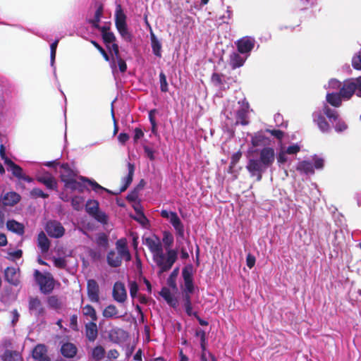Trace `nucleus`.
Returning a JSON list of instances; mask_svg holds the SVG:
<instances>
[{
  "instance_id": "f257e3e1",
  "label": "nucleus",
  "mask_w": 361,
  "mask_h": 361,
  "mask_svg": "<svg viewBox=\"0 0 361 361\" xmlns=\"http://www.w3.org/2000/svg\"><path fill=\"white\" fill-rule=\"evenodd\" d=\"M275 160V151L272 147L261 149L257 156L250 155L245 166L250 176L256 177L257 181L262 178V174L272 166Z\"/></svg>"
},
{
  "instance_id": "f03ea898",
  "label": "nucleus",
  "mask_w": 361,
  "mask_h": 361,
  "mask_svg": "<svg viewBox=\"0 0 361 361\" xmlns=\"http://www.w3.org/2000/svg\"><path fill=\"white\" fill-rule=\"evenodd\" d=\"M249 108V103L245 99L238 102L237 105L234 102H228L224 109V114L226 118V124L227 126L247 125Z\"/></svg>"
},
{
  "instance_id": "7ed1b4c3",
  "label": "nucleus",
  "mask_w": 361,
  "mask_h": 361,
  "mask_svg": "<svg viewBox=\"0 0 361 361\" xmlns=\"http://www.w3.org/2000/svg\"><path fill=\"white\" fill-rule=\"evenodd\" d=\"M115 26L122 39L128 42H130L133 35L129 31L127 24V16L125 14L121 4H117L114 13Z\"/></svg>"
},
{
  "instance_id": "20e7f679",
  "label": "nucleus",
  "mask_w": 361,
  "mask_h": 361,
  "mask_svg": "<svg viewBox=\"0 0 361 361\" xmlns=\"http://www.w3.org/2000/svg\"><path fill=\"white\" fill-rule=\"evenodd\" d=\"M177 259V252L174 250L169 249L164 254V251L153 258L154 262L159 268V273L169 270Z\"/></svg>"
},
{
  "instance_id": "39448f33",
  "label": "nucleus",
  "mask_w": 361,
  "mask_h": 361,
  "mask_svg": "<svg viewBox=\"0 0 361 361\" xmlns=\"http://www.w3.org/2000/svg\"><path fill=\"white\" fill-rule=\"evenodd\" d=\"M162 218L167 219L173 226L178 238L183 239L185 237V227L181 219L176 212L162 209L160 212Z\"/></svg>"
},
{
  "instance_id": "423d86ee",
  "label": "nucleus",
  "mask_w": 361,
  "mask_h": 361,
  "mask_svg": "<svg viewBox=\"0 0 361 361\" xmlns=\"http://www.w3.org/2000/svg\"><path fill=\"white\" fill-rule=\"evenodd\" d=\"M301 149V145L299 143H293L289 146L281 143L279 145V150L276 155L279 164H283L289 161L288 156H294L297 154Z\"/></svg>"
},
{
  "instance_id": "0eeeda50",
  "label": "nucleus",
  "mask_w": 361,
  "mask_h": 361,
  "mask_svg": "<svg viewBox=\"0 0 361 361\" xmlns=\"http://www.w3.org/2000/svg\"><path fill=\"white\" fill-rule=\"evenodd\" d=\"M35 276L42 293L48 294L53 290L54 280L50 274H43L39 271L35 270Z\"/></svg>"
},
{
  "instance_id": "6e6552de",
  "label": "nucleus",
  "mask_w": 361,
  "mask_h": 361,
  "mask_svg": "<svg viewBox=\"0 0 361 361\" xmlns=\"http://www.w3.org/2000/svg\"><path fill=\"white\" fill-rule=\"evenodd\" d=\"M251 138V145L252 148L249 149L248 153H255L258 152L257 150L254 149L253 148L257 147H269L270 145V139L269 137L266 135L265 130H259L253 134H249Z\"/></svg>"
},
{
  "instance_id": "1a4fd4ad",
  "label": "nucleus",
  "mask_w": 361,
  "mask_h": 361,
  "mask_svg": "<svg viewBox=\"0 0 361 361\" xmlns=\"http://www.w3.org/2000/svg\"><path fill=\"white\" fill-rule=\"evenodd\" d=\"M323 111L330 122L334 125V128L336 132H343L347 129L348 126L346 123L338 118L336 110L331 109L328 105L324 104Z\"/></svg>"
},
{
  "instance_id": "9d476101",
  "label": "nucleus",
  "mask_w": 361,
  "mask_h": 361,
  "mask_svg": "<svg viewBox=\"0 0 361 361\" xmlns=\"http://www.w3.org/2000/svg\"><path fill=\"white\" fill-rule=\"evenodd\" d=\"M109 51L112 56V60L110 63L113 72L116 69V63L118 66L119 71L124 73L127 69L126 61L121 57L119 54V49L117 44H113L111 48L109 47Z\"/></svg>"
},
{
  "instance_id": "9b49d317",
  "label": "nucleus",
  "mask_w": 361,
  "mask_h": 361,
  "mask_svg": "<svg viewBox=\"0 0 361 361\" xmlns=\"http://www.w3.org/2000/svg\"><path fill=\"white\" fill-rule=\"evenodd\" d=\"M255 44V38L249 36L243 37L236 42L237 51L248 58Z\"/></svg>"
},
{
  "instance_id": "f8f14e48",
  "label": "nucleus",
  "mask_w": 361,
  "mask_h": 361,
  "mask_svg": "<svg viewBox=\"0 0 361 361\" xmlns=\"http://www.w3.org/2000/svg\"><path fill=\"white\" fill-rule=\"evenodd\" d=\"M45 231L47 234L54 238H60L65 233V228L62 224L57 221H49L45 226Z\"/></svg>"
},
{
  "instance_id": "ddd939ff",
  "label": "nucleus",
  "mask_w": 361,
  "mask_h": 361,
  "mask_svg": "<svg viewBox=\"0 0 361 361\" xmlns=\"http://www.w3.org/2000/svg\"><path fill=\"white\" fill-rule=\"evenodd\" d=\"M28 310L31 315L36 318L42 317L45 313V310L42 305L41 300L35 297H30L28 300Z\"/></svg>"
},
{
  "instance_id": "4468645a",
  "label": "nucleus",
  "mask_w": 361,
  "mask_h": 361,
  "mask_svg": "<svg viewBox=\"0 0 361 361\" xmlns=\"http://www.w3.org/2000/svg\"><path fill=\"white\" fill-rule=\"evenodd\" d=\"M112 296L114 300L119 303H123L127 299V292L124 284L122 282L117 281L114 283L112 292Z\"/></svg>"
},
{
  "instance_id": "2eb2a0df",
  "label": "nucleus",
  "mask_w": 361,
  "mask_h": 361,
  "mask_svg": "<svg viewBox=\"0 0 361 361\" xmlns=\"http://www.w3.org/2000/svg\"><path fill=\"white\" fill-rule=\"evenodd\" d=\"M36 180L46 186L47 189L55 190L57 188V182L54 177L49 172H44L36 176Z\"/></svg>"
},
{
  "instance_id": "dca6fc26",
  "label": "nucleus",
  "mask_w": 361,
  "mask_h": 361,
  "mask_svg": "<svg viewBox=\"0 0 361 361\" xmlns=\"http://www.w3.org/2000/svg\"><path fill=\"white\" fill-rule=\"evenodd\" d=\"M145 245L152 254V257H158L163 252V247L159 239L157 237L147 238Z\"/></svg>"
},
{
  "instance_id": "f3484780",
  "label": "nucleus",
  "mask_w": 361,
  "mask_h": 361,
  "mask_svg": "<svg viewBox=\"0 0 361 361\" xmlns=\"http://www.w3.org/2000/svg\"><path fill=\"white\" fill-rule=\"evenodd\" d=\"M197 336L200 338V347L202 349L201 361H216L212 355L206 350V334L204 331H200L196 333Z\"/></svg>"
},
{
  "instance_id": "a211bd4d",
  "label": "nucleus",
  "mask_w": 361,
  "mask_h": 361,
  "mask_svg": "<svg viewBox=\"0 0 361 361\" xmlns=\"http://www.w3.org/2000/svg\"><path fill=\"white\" fill-rule=\"evenodd\" d=\"M34 361H50L47 355V348L44 344H37L32 351Z\"/></svg>"
},
{
  "instance_id": "6ab92c4d",
  "label": "nucleus",
  "mask_w": 361,
  "mask_h": 361,
  "mask_svg": "<svg viewBox=\"0 0 361 361\" xmlns=\"http://www.w3.org/2000/svg\"><path fill=\"white\" fill-rule=\"evenodd\" d=\"M247 59L246 56L243 55L238 51H233L229 56L228 64L234 70L243 66Z\"/></svg>"
},
{
  "instance_id": "aec40b11",
  "label": "nucleus",
  "mask_w": 361,
  "mask_h": 361,
  "mask_svg": "<svg viewBox=\"0 0 361 361\" xmlns=\"http://www.w3.org/2000/svg\"><path fill=\"white\" fill-rule=\"evenodd\" d=\"M87 295L90 300L92 302H98L99 301V286L97 281L94 279H90L87 281Z\"/></svg>"
},
{
  "instance_id": "412c9836",
  "label": "nucleus",
  "mask_w": 361,
  "mask_h": 361,
  "mask_svg": "<svg viewBox=\"0 0 361 361\" xmlns=\"http://www.w3.org/2000/svg\"><path fill=\"white\" fill-rule=\"evenodd\" d=\"M355 92V85L352 79L347 80L343 82L340 90V94L343 99H348Z\"/></svg>"
},
{
  "instance_id": "4be33fe9",
  "label": "nucleus",
  "mask_w": 361,
  "mask_h": 361,
  "mask_svg": "<svg viewBox=\"0 0 361 361\" xmlns=\"http://www.w3.org/2000/svg\"><path fill=\"white\" fill-rule=\"evenodd\" d=\"M118 254L126 262L131 259V255L127 247V241L126 238H121L116 243Z\"/></svg>"
},
{
  "instance_id": "5701e85b",
  "label": "nucleus",
  "mask_w": 361,
  "mask_h": 361,
  "mask_svg": "<svg viewBox=\"0 0 361 361\" xmlns=\"http://www.w3.org/2000/svg\"><path fill=\"white\" fill-rule=\"evenodd\" d=\"M313 120L322 132L327 133L330 130V126L321 111H315L313 114Z\"/></svg>"
},
{
  "instance_id": "b1692460",
  "label": "nucleus",
  "mask_w": 361,
  "mask_h": 361,
  "mask_svg": "<svg viewBox=\"0 0 361 361\" xmlns=\"http://www.w3.org/2000/svg\"><path fill=\"white\" fill-rule=\"evenodd\" d=\"M160 295L164 299V300L169 306L173 307L174 309L178 307V301L169 288L166 287L162 288L160 291Z\"/></svg>"
},
{
  "instance_id": "393cba45",
  "label": "nucleus",
  "mask_w": 361,
  "mask_h": 361,
  "mask_svg": "<svg viewBox=\"0 0 361 361\" xmlns=\"http://www.w3.org/2000/svg\"><path fill=\"white\" fill-rule=\"evenodd\" d=\"M19 271L18 268L8 267L5 270V279L11 284L17 286L19 283Z\"/></svg>"
},
{
  "instance_id": "a878e982",
  "label": "nucleus",
  "mask_w": 361,
  "mask_h": 361,
  "mask_svg": "<svg viewBox=\"0 0 361 361\" xmlns=\"http://www.w3.org/2000/svg\"><path fill=\"white\" fill-rule=\"evenodd\" d=\"M128 175L122 178V185L119 190L120 192H124L133 181V177L135 171V166L133 164L130 162L128 163Z\"/></svg>"
},
{
  "instance_id": "bb28decb",
  "label": "nucleus",
  "mask_w": 361,
  "mask_h": 361,
  "mask_svg": "<svg viewBox=\"0 0 361 361\" xmlns=\"http://www.w3.org/2000/svg\"><path fill=\"white\" fill-rule=\"evenodd\" d=\"M20 200V196L16 192H6L1 199V202L6 206H13Z\"/></svg>"
},
{
  "instance_id": "cd10ccee",
  "label": "nucleus",
  "mask_w": 361,
  "mask_h": 361,
  "mask_svg": "<svg viewBox=\"0 0 361 361\" xmlns=\"http://www.w3.org/2000/svg\"><path fill=\"white\" fill-rule=\"evenodd\" d=\"M101 32L103 40L106 44L107 48L109 49V47L111 48V45L115 44L114 42L116 40V37L114 34L109 31V29L106 26L101 27Z\"/></svg>"
},
{
  "instance_id": "c85d7f7f",
  "label": "nucleus",
  "mask_w": 361,
  "mask_h": 361,
  "mask_svg": "<svg viewBox=\"0 0 361 361\" xmlns=\"http://www.w3.org/2000/svg\"><path fill=\"white\" fill-rule=\"evenodd\" d=\"M105 354V350L102 346H96L92 350L91 360L92 361H110L106 357Z\"/></svg>"
},
{
  "instance_id": "c756f323",
  "label": "nucleus",
  "mask_w": 361,
  "mask_h": 361,
  "mask_svg": "<svg viewBox=\"0 0 361 361\" xmlns=\"http://www.w3.org/2000/svg\"><path fill=\"white\" fill-rule=\"evenodd\" d=\"M102 314L106 319L121 318L123 314H120L117 307L114 305H109L103 310Z\"/></svg>"
},
{
  "instance_id": "7c9ffc66",
  "label": "nucleus",
  "mask_w": 361,
  "mask_h": 361,
  "mask_svg": "<svg viewBox=\"0 0 361 361\" xmlns=\"http://www.w3.org/2000/svg\"><path fill=\"white\" fill-rule=\"evenodd\" d=\"M61 353L66 357H73L76 355L77 348L74 344L66 343L62 345Z\"/></svg>"
},
{
  "instance_id": "2f4dec72",
  "label": "nucleus",
  "mask_w": 361,
  "mask_h": 361,
  "mask_svg": "<svg viewBox=\"0 0 361 361\" xmlns=\"http://www.w3.org/2000/svg\"><path fill=\"white\" fill-rule=\"evenodd\" d=\"M86 336L90 341H94L97 337V327L95 322H90L85 325Z\"/></svg>"
},
{
  "instance_id": "473e14b6",
  "label": "nucleus",
  "mask_w": 361,
  "mask_h": 361,
  "mask_svg": "<svg viewBox=\"0 0 361 361\" xmlns=\"http://www.w3.org/2000/svg\"><path fill=\"white\" fill-rule=\"evenodd\" d=\"M6 165L8 166V170L11 171L14 176H16L18 179H20L22 178L24 173L23 169L20 166L16 164L11 160H6Z\"/></svg>"
},
{
  "instance_id": "72a5a7b5",
  "label": "nucleus",
  "mask_w": 361,
  "mask_h": 361,
  "mask_svg": "<svg viewBox=\"0 0 361 361\" xmlns=\"http://www.w3.org/2000/svg\"><path fill=\"white\" fill-rule=\"evenodd\" d=\"M107 262L112 267H118L121 264L123 258L115 252L114 250H111L107 254Z\"/></svg>"
},
{
  "instance_id": "f704fd0d",
  "label": "nucleus",
  "mask_w": 361,
  "mask_h": 361,
  "mask_svg": "<svg viewBox=\"0 0 361 361\" xmlns=\"http://www.w3.org/2000/svg\"><path fill=\"white\" fill-rule=\"evenodd\" d=\"M297 170L302 173L312 174L314 173V166L310 161H300L296 167Z\"/></svg>"
},
{
  "instance_id": "c9c22d12",
  "label": "nucleus",
  "mask_w": 361,
  "mask_h": 361,
  "mask_svg": "<svg viewBox=\"0 0 361 361\" xmlns=\"http://www.w3.org/2000/svg\"><path fill=\"white\" fill-rule=\"evenodd\" d=\"M37 243L42 252H47L49 250L50 242L43 231L40 232L38 235Z\"/></svg>"
},
{
  "instance_id": "e433bc0d",
  "label": "nucleus",
  "mask_w": 361,
  "mask_h": 361,
  "mask_svg": "<svg viewBox=\"0 0 361 361\" xmlns=\"http://www.w3.org/2000/svg\"><path fill=\"white\" fill-rule=\"evenodd\" d=\"M151 46L153 54L157 57H161V44L155 35L151 32Z\"/></svg>"
},
{
  "instance_id": "4c0bfd02",
  "label": "nucleus",
  "mask_w": 361,
  "mask_h": 361,
  "mask_svg": "<svg viewBox=\"0 0 361 361\" xmlns=\"http://www.w3.org/2000/svg\"><path fill=\"white\" fill-rule=\"evenodd\" d=\"M61 180L64 183V186L66 188H69L72 190H79L81 187L80 183L73 177H65L63 175L61 176Z\"/></svg>"
},
{
  "instance_id": "58836bf2",
  "label": "nucleus",
  "mask_w": 361,
  "mask_h": 361,
  "mask_svg": "<svg viewBox=\"0 0 361 361\" xmlns=\"http://www.w3.org/2000/svg\"><path fill=\"white\" fill-rule=\"evenodd\" d=\"M6 226L8 229L13 233L20 235L24 233V226L22 224L17 222L15 220H9L7 221Z\"/></svg>"
},
{
  "instance_id": "ea45409f",
  "label": "nucleus",
  "mask_w": 361,
  "mask_h": 361,
  "mask_svg": "<svg viewBox=\"0 0 361 361\" xmlns=\"http://www.w3.org/2000/svg\"><path fill=\"white\" fill-rule=\"evenodd\" d=\"M3 361H20L21 357L20 354L16 351L6 350L1 355Z\"/></svg>"
},
{
  "instance_id": "a19ab883",
  "label": "nucleus",
  "mask_w": 361,
  "mask_h": 361,
  "mask_svg": "<svg viewBox=\"0 0 361 361\" xmlns=\"http://www.w3.org/2000/svg\"><path fill=\"white\" fill-rule=\"evenodd\" d=\"M341 95L339 93H328L326 101L334 106L338 107L341 104Z\"/></svg>"
},
{
  "instance_id": "79ce46f5",
  "label": "nucleus",
  "mask_w": 361,
  "mask_h": 361,
  "mask_svg": "<svg viewBox=\"0 0 361 361\" xmlns=\"http://www.w3.org/2000/svg\"><path fill=\"white\" fill-rule=\"evenodd\" d=\"M82 311L83 315L90 319L91 322H96L97 320L96 311L92 306L87 305L82 307Z\"/></svg>"
},
{
  "instance_id": "37998d69",
  "label": "nucleus",
  "mask_w": 361,
  "mask_h": 361,
  "mask_svg": "<svg viewBox=\"0 0 361 361\" xmlns=\"http://www.w3.org/2000/svg\"><path fill=\"white\" fill-rule=\"evenodd\" d=\"M135 211L136 212V216L134 217V219L139 222L142 226H146L149 224V220L142 212L140 207H135Z\"/></svg>"
},
{
  "instance_id": "c03bdc74",
  "label": "nucleus",
  "mask_w": 361,
  "mask_h": 361,
  "mask_svg": "<svg viewBox=\"0 0 361 361\" xmlns=\"http://www.w3.org/2000/svg\"><path fill=\"white\" fill-rule=\"evenodd\" d=\"M59 39H56L54 42H52L50 45V64L51 66L54 68V73L56 75V67L54 66L56 48L58 46Z\"/></svg>"
},
{
  "instance_id": "a18cd8bd",
  "label": "nucleus",
  "mask_w": 361,
  "mask_h": 361,
  "mask_svg": "<svg viewBox=\"0 0 361 361\" xmlns=\"http://www.w3.org/2000/svg\"><path fill=\"white\" fill-rule=\"evenodd\" d=\"M99 210V202L96 200H88L86 204V211L93 216Z\"/></svg>"
},
{
  "instance_id": "49530a36",
  "label": "nucleus",
  "mask_w": 361,
  "mask_h": 361,
  "mask_svg": "<svg viewBox=\"0 0 361 361\" xmlns=\"http://www.w3.org/2000/svg\"><path fill=\"white\" fill-rule=\"evenodd\" d=\"M83 180L87 181L90 185L92 187V190L98 194H102L104 192L108 193L111 192L108 189H106L104 187L101 186L94 180H88L86 178H83Z\"/></svg>"
},
{
  "instance_id": "de8ad7c7",
  "label": "nucleus",
  "mask_w": 361,
  "mask_h": 361,
  "mask_svg": "<svg viewBox=\"0 0 361 361\" xmlns=\"http://www.w3.org/2000/svg\"><path fill=\"white\" fill-rule=\"evenodd\" d=\"M47 304L49 307L57 310L61 306V302L56 295L49 296L47 299Z\"/></svg>"
},
{
  "instance_id": "09e8293b",
  "label": "nucleus",
  "mask_w": 361,
  "mask_h": 361,
  "mask_svg": "<svg viewBox=\"0 0 361 361\" xmlns=\"http://www.w3.org/2000/svg\"><path fill=\"white\" fill-rule=\"evenodd\" d=\"M159 83H160V90L162 92H167L169 91V85L166 80V75L161 72L159 73Z\"/></svg>"
},
{
  "instance_id": "8fccbe9b",
  "label": "nucleus",
  "mask_w": 361,
  "mask_h": 361,
  "mask_svg": "<svg viewBox=\"0 0 361 361\" xmlns=\"http://www.w3.org/2000/svg\"><path fill=\"white\" fill-rule=\"evenodd\" d=\"M7 259L11 261H16L22 257L23 252L21 250H8Z\"/></svg>"
},
{
  "instance_id": "3c124183",
  "label": "nucleus",
  "mask_w": 361,
  "mask_h": 361,
  "mask_svg": "<svg viewBox=\"0 0 361 361\" xmlns=\"http://www.w3.org/2000/svg\"><path fill=\"white\" fill-rule=\"evenodd\" d=\"M97 221L105 224L108 221V216L105 212L100 211L99 209L92 216Z\"/></svg>"
},
{
  "instance_id": "603ef678",
  "label": "nucleus",
  "mask_w": 361,
  "mask_h": 361,
  "mask_svg": "<svg viewBox=\"0 0 361 361\" xmlns=\"http://www.w3.org/2000/svg\"><path fill=\"white\" fill-rule=\"evenodd\" d=\"M212 83L216 86H221L224 84V75L217 73H214L211 78Z\"/></svg>"
},
{
  "instance_id": "864d4df0",
  "label": "nucleus",
  "mask_w": 361,
  "mask_h": 361,
  "mask_svg": "<svg viewBox=\"0 0 361 361\" xmlns=\"http://www.w3.org/2000/svg\"><path fill=\"white\" fill-rule=\"evenodd\" d=\"M173 236L169 231H164L162 242L166 246H171L173 243Z\"/></svg>"
},
{
  "instance_id": "5fc2aeb1",
  "label": "nucleus",
  "mask_w": 361,
  "mask_h": 361,
  "mask_svg": "<svg viewBox=\"0 0 361 361\" xmlns=\"http://www.w3.org/2000/svg\"><path fill=\"white\" fill-rule=\"evenodd\" d=\"M97 244L104 249L109 245V241L107 237L104 234H100L97 237Z\"/></svg>"
},
{
  "instance_id": "6e6d98bb",
  "label": "nucleus",
  "mask_w": 361,
  "mask_h": 361,
  "mask_svg": "<svg viewBox=\"0 0 361 361\" xmlns=\"http://www.w3.org/2000/svg\"><path fill=\"white\" fill-rule=\"evenodd\" d=\"M182 275L184 281H193L192 279V269L191 267H185L182 271Z\"/></svg>"
},
{
  "instance_id": "4d7b16f0",
  "label": "nucleus",
  "mask_w": 361,
  "mask_h": 361,
  "mask_svg": "<svg viewBox=\"0 0 361 361\" xmlns=\"http://www.w3.org/2000/svg\"><path fill=\"white\" fill-rule=\"evenodd\" d=\"M30 195L33 197H42L46 199L48 197V194L44 192L42 190L38 188H35L30 191Z\"/></svg>"
},
{
  "instance_id": "13d9d810",
  "label": "nucleus",
  "mask_w": 361,
  "mask_h": 361,
  "mask_svg": "<svg viewBox=\"0 0 361 361\" xmlns=\"http://www.w3.org/2000/svg\"><path fill=\"white\" fill-rule=\"evenodd\" d=\"M130 295L133 299L135 298L137 295L139 287L135 281H131L129 283Z\"/></svg>"
},
{
  "instance_id": "bf43d9fd",
  "label": "nucleus",
  "mask_w": 361,
  "mask_h": 361,
  "mask_svg": "<svg viewBox=\"0 0 361 361\" xmlns=\"http://www.w3.org/2000/svg\"><path fill=\"white\" fill-rule=\"evenodd\" d=\"M54 264L56 267L59 269H63L66 267V261L64 257H54Z\"/></svg>"
},
{
  "instance_id": "052dcab7",
  "label": "nucleus",
  "mask_w": 361,
  "mask_h": 361,
  "mask_svg": "<svg viewBox=\"0 0 361 361\" xmlns=\"http://www.w3.org/2000/svg\"><path fill=\"white\" fill-rule=\"evenodd\" d=\"M102 15V8L100 7L97 9L94 13V20L92 22L93 26L95 27H99V23L100 21L101 16Z\"/></svg>"
},
{
  "instance_id": "680f3d73",
  "label": "nucleus",
  "mask_w": 361,
  "mask_h": 361,
  "mask_svg": "<svg viewBox=\"0 0 361 361\" xmlns=\"http://www.w3.org/2000/svg\"><path fill=\"white\" fill-rule=\"evenodd\" d=\"M82 202H83L82 198L80 197H77V196L74 197L71 201L73 207L76 210H79L81 208Z\"/></svg>"
},
{
  "instance_id": "e2e57ef3",
  "label": "nucleus",
  "mask_w": 361,
  "mask_h": 361,
  "mask_svg": "<svg viewBox=\"0 0 361 361\" xmlns=\"http://www.w3.org/2000/svg\"><path fill=\"white\" fill-rule=\"evenodd\" d=\"M183 307L188 316H196L197 312L193 311L192 302L183 303Z\"/></svg>"
},
{
  "instance_id": "0e129e2a",
  "label": "nucleus",
  "mask_w": 361,
  "mask_h": 361,
  "mask_svg": "<svg viewBox=\"0 0 361 361\" xmlns=\"http://www.w3.org/2000/svg\"><path fill=\"white\" fill-rule=\"evenodd\" d=\"M265 132L271 134L279 140H281L283 137V132L280 130L267 129Z\"/></svg>"
},
{
  "instance_id": "69168bd1",
  "label": "nucleus",
  "mask_w": 361,
  "mask_h": 361,
  "mask_svg": "<svg viewBox=\"0 0 361 361\" xmlns=\"http://www.w3.org/2000/svg\"><path fill=\"white\" fill-rule=\"evenodd\" d=\"M314 160V169H321L324 166V159L322 158L318 157L316 155L313 157Z\"/></svg>"
},
{
  "instance_id": "338daca9",
  "label": "nucleus",
  "mask_w": 361,
  "mask_h": 361,
  "mask_svg": "<svg viewBox=\"0 0 361 361\" xmlns=\"http://www.w3.org/2000/svg\"><path fill=\"white\" fill-rule=\"evenodd\" d=\"M355 85V92L358 97H361V77L353 78Z\"/></svg>"
},
{
  "instance_id": "774afa93",
  "label": "nucleus",
  "mask_w": 361,
  "mask_h": 361,
  "mask_svg": "<svg viewBox=\"0 0 361 361\" xmlns=\"http://www.w3.org/2000/svg\"><path fill=\"white\" fill-rule=\"evenodd\" d=\"M184 292L188 293H193L194 291V284L193 281H184Z\"/></svg>"
}]
</instances>
